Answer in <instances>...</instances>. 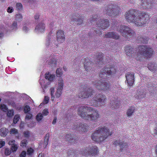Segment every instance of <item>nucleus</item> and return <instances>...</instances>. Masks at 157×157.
Returning a JSON list of instances; mask_svg holds the SVG:
<instances>
[{"label": "nucleus", "instance_id": "e433bc0d", "mask_svg": "<svg viewBox=\"0 0 157 157\" xmlns=\"http://www.w3.org/2000/svg\"><path fill=\"white\" fill-rule=\"evenodd\" d=\"M27 140L26 139H23L22 140L21 142L20 146L22 147H25L27 145Z\"/></svg>", "mask_w": 157, "mask_h": 157}, {"label": "nucleus", "instance_id": "13d9d810", "mask_svg": "<svg viewBox=\"0 0 157 157\" xmlns=\"http://www.w3.org/2000/svg\"><path fill=\"white\" fill-rule=\"evenodd\" d=\"M13 7H8L7 10V12L9 13H11L13 12Z\"/></svg>", "mask_w": 157, "mask_h": 157}, {"label": "nucleus", "instance_id": "4be33fe9", "mask_svg": "<svg viewBox=\"0 0 157 157\" xmlns=\"http://www.w3.org/2000/svg\"><path fill=\"white\" fill-rule=\"evenodd\" d=\"M113 144L114 145H119L120 147H121V151H123L124 148H127L128 147V144L126 143H124V142H120L119 140H115L113 142Z\"/></svg>", "mask_w": 157, "mask_h": 157}, {"label": "nucleus", "instance_id": "69168bd1", "mask_svg": "<svg viewBox=\"0 0 157 157\" xmlns=\"http://www.w3.org/2000/svg\"><path fill=\"white\" fill-rule=\"evenodd\" d=\"M23 31H27L28 29L26 26H25L23 27Z\"/></svg>", "mask_w": 157, "mask_h": 157}, {"label": "nucleus", "instance_id": "dca6fc26", "mask_svg": "<svg viewBox=\"0 0 157 157\" xmlns=\"http://www.w3.org/2000/svg\"><path fill=\"white\" fill-rule=\"evenodd\" d=\"M153 2L152 0H141L140 5L145 9H149L153 7Z\"/></svg>", "mask_w": 157, "mask_h": 157}, {"label": "nucleus", "instance_id": "7ed1b4c3", "mask_svg": "<svg viewBox=\"0 0 157 157\" xmlns=\"http://www.w3.org/2000/svg\"><path fill=\"white\" fill-rule=\"evenodd\" d=\"M112 134V132H109V129L105 126L99 127L96 131L92 135V139L97 142H101Z\"/></svg>", "mask_w": 157, "mask_h": 157}, {"label": "nucleus", "instance_id": "0eeeda50", "mask_svg": "<svg viewBox=\"0 0 157 157\" xmlns=\"http://www.w3.org/2000/svg\"><path fill=\"white\" fill-rule=\"evenodd\" d=\"M92 24H95L98 27L104 29L109 26V21L108 19L103 20L100 18V15H95L92 16L90 20Z\"/></svg>", "mask_w": 157, "mask_h": 157}, {"label": "nucleus", "instance_id": "c756f323", "mask_svg": "<svg viewBox=\"0 0 157 157\" xmlns=\"http://www.w3.org/2000/svg\"><path fill=\"white\" fill-rule=\"evenodd\" d=\"M147 67L150 71H152L155 72L157 70L156 66H155V64L152 63H150L148 64Z\"/></svg>", "mask_w": 157, "mask_h": 157}, {"label": "nucleus", "instance_id": "3c124183", "mask_svg": "<svg viewBox=\"0 0 157 157\" xmlns=\"http://www.w3.org/2000/svg\"><path fill=\"white\" fill-rule=\"evenodd\" d=\"M30 134L29 132L28 131H24L23 132V134L24 137L27 138H28L29 137Z\"/></svg>", "mask_w": 157, "mask_h": 157}, {"label": "nucleus", "instance_id": "bb28decb", "mask_svg": "<svg viewBox=\"0 0 157 157\" xmlns=\"http://www.w3.org/2000/svg\"><path fill=\"white\" fill-rule=\"evenodd\" d=\"M45 28L44 24L42 23H40L36 26L35 30H38L40 32L42 33L44 32Z\"/></svg>", "mask_w": 157, "mask_h": 157}, {"label": "nucleus", "instance_id": "5701e85b", "mask_svg": "<svg viewBox=\"0 0 157 157\" xmlns=\"http://www.w3.org/2000/svg\"><path fill=\"white\" fill-rule=\"evenodd\" d=\"M134 49L132 46L129 45H127L125 47L124 50L126 52V55L129 56H135L134 54Z\"/></svg>", "mask_w": 157, "mask_h": 157}, {"label": "nucleus", "instance_id": "e2e57ef3", "mask_svg": "<svg viewBox=\"0 0 157 157\" xmlns=\"http://www.w3.org/2000/svg\"><path fill=\"white\" fill-rule=\"evenodd\" d=\"M56 120H57V118L56 117H55L54 118V119L53 120V121H52V123L53 124H55L56 123Z\"/></svg>", "mask_w": 157, "mask_h": 157}, {"label": "nucleus", "instance_id": "20e7f679", "mask_svg": "<svg viewBox=\"0 0 157 157\" xmlns=\"http://www.w3.org/2000/svg\"><path fill=\"white\" fill-rule=\"evenodd\" d=\"M99 153L98 148L96 146H91L82 149L81 151H79L78 150H74L71 149L68 151V155H73L74 156L78 153L80 155L87 156L89 155L92 156H96L98 155Z\"/></svg>", "mask_w": 157, "mask_h": 157}, {"label": "nucleus", "instance_id": "9d476101", "mask_svg": "<svg viewBox=\"0 0 157 157\" xmlns=\"http://www.w3.org/2000/svg\"><path fill=\"white\" fill-rule=\"evenodd\" d=\"M117 30L127 39L133 36L135 33L134 31L128 26L124 25H120Z\"/></svg>", "mask_w": 157, "mask_h": 157}, {"label": "nucleus", "instance_id": "c85d7f7f", "mask_svg": "<svg viewBox=\"0 0 157 157\" xmlns=\"http://www.w3.org/2000/svg\"><path fill=\"white\" fill-rule=\"evenodd\" d=\"M8 132V129L5 128H2L0 129V135L5 137L6 136Z\"/></svg>", "mask_w": 157, "mask_h": 157}, {"label": "nucleus", "instance_id": "b1692460", "mask_svg": "<svg viewBox=\"0 0 157 157\" xmlns=\"http://www.w3.org/2000/svg\"><path fill=\"white\" fill-rule=\"evenodd\" d=\"M110 108L113 109H117L118 108L120 105V102L117 101V99L112 100L110 101Z\"/></svg>", "mask_w": 157, "mask_h": 157}, {"label": "nucleus", "instance_id": "7c9ffc66", "mask_svg": "<svg viewBox=\"0 0 157 157\" xmlns=\"http://www.w3.org/2000/svg\"><path fill=\"white\" fill-rule=\"evenodd\" d=\"M49 134L47 133L45 135V136L44 137V148L47 147V146L48 144V142L49 140Z\"/></svg>", "mask_w": 157, "mask_h": 157}, {"label": "nucleus", "instance_id": "f8f14e48", "mask_svg": "<svg viewBox=\"0 0 157 157\" xmlns=\"http://www.w3.org/2000/svg\"><path fill=\"white\" fill-rule=\"evenodd\" d=\"M95 98L96 100L90 101V104L91 106L97 107L100 105V103L103 105L105 104L106 97L103 94H99L97 95Z\"/></svg>", "mask_w": 157, "mask_h": 157}, {"label": "nucleus", "instance_id": "423d86ee", "mask_svg": "<svg viewBox=\"0 0 157 157\" xmlns=\"http://www.w3.org/2000/svg\"><path fill=\"white\" fill-rule=\"evenodd\" d=\"M120 8L117 3H110L105 7L104 14L109 16H118L119 15Z\"/></svg>", "mask_w": 157, "mask_h": 157}, {"label": "nucleus", "instance_id": "473e14b6", "mask_svg": "<svg viewBox=\"0 0 157 157\" xmlns=\"http://www.w3.org/2000/svg\"><path fill=\"white\" fill-rule=\"evenodd\" d=\"M57 62L56 59L53 58L50 60L48 63L49 65H52L53 67H55L57 65Z\"/></svg>", "mask_w": 157, "mask_h": 157}, {"label": "nucleus", "instance_id": "4d7b16f0", "mask_svg": "<svg viewBox=\"0 0 157 157\" xmlns=\"http://www.w3.org/2000/svg\"><path fill=\"white\" fill-rule=\"evenodd\" d=\"M48 110L47 109H45L43 110L42 112V113L44 116H47V115L48 114Z\"/></svg>", "mask_w": 157, "mask_h": 157}, {"label": "nucleus", "instance_id": "2f4dec72", "mask_svg": "<svg viewBox=\"0 0 157 157\" xmlns=\"http://www.w3.org/2000/svg\"><path fill=\"white\" fill-rule=\"evenodd\" d=\"M135 110V107L134 106H131L128 110L127 112V115L128 117H129L132 115L134 113Z\"/></svg>", "mask_w": 157, "mask_h": 157}, {"label": "nucleus", "instance_id": "4468645a", "mask_svg": "<svg viewBox=\"0 0 157 157\" xmlns=\"http://www.w3.org/2000/svg\"><path fill=\"white\" fill-rule=\"evenodd\" d=\"M74 127L73 128V129L74 130H77L79 131L82 132H86L88 129V126H86L84 124H82L79 122H77V125H74Z\"/></svg>", "mask_w": 157, "mask_h": 157}, {"label": "nucleus", "instance_id": "8fccbe9b", "mask_svg": "<svg viewBox=\"0 0 157 157\" xmlns=\"http://www.w3.org/2000/svg\"><path fill=\"white\" fill-rule=\"evenodd\" d=\"M7 116L9 117H11L13 115V110H9L7 114Z\"/></svg>", "mask_w": 157, "mask_h": 157}, {"label": "nucleus", "instance_id": "a19ab883", "mask_svg": "<svg viewBox=\"0 0 157 157\" xmlns=\"http://www.w3.org/2000/svg\"><path fill=\"white\" fill-rule=\"evenodd\" d=\"M23 17L21 14H18L16 15V18L15 19L17 21H22Z\"/></svg>", "mask_w": 157, "mask_h": 157}, {"label": "nucleus", "instance_id": "680f3d73", "mask_svg": "<svg viewBox=\"0 0 157 157\" xmlns=\"http://www.w3.org/2000/svg\"><path fill=\"white\" fill-rule=\"evenodd\" d=\"M154 134L157 135V124H156L154 131Z\"/></svg>", "mask_w": 157, "mask_h": 157}, {"label": "nucleus", "instance_id": "37998d69", "mask_svg": "<svg viewBox=\"0 0 157 157\" xmlns=\"http://www.w3.org/2000/svg\"><path fill=\"white\" fill-rule=\"evenodd\" d=\"M16 6L17 10H21L22 9L23 6L21 3H17L16 4Z\"/></svg>", "mask_w": 157, "mask_h": 157}, {"label": "nucleus", "instance_id": "1a4fd4ad", "mask_svg": "<svg viewBox=\"0 0 157 157\" xmlns=\"http://www.w3.org/2000/svg\"><path fill=\"white\" fill-rule=\"evenodd\" d=\"M88 85L87 84H85L84 86L82 85L79 88L80 93L78 94V97L82 98H88L89 97H91L94 93V91L91 87L87 88Z\"/></svg>", "mask_w": 157, "mask_h": 157}, {"label": "nucleus", "instance_id": "6e6552de", "mask_svg": "<svg viewBox=\"0 0 157 157\" xmlns=\"http://www.w3.org/2000/svg\"><path fill=\"white\" fill-rule=\"evenodd\" d=\"M117 70L114 66L113 65H108L105 66L102 69L99 74V77L101 78L105 79L107 75L112 76L116 72Z\"/></svg>", "mask_w": 157, "mask_h": 157}, {"label": "nucleus", "instance_id": "c9c22d12", "mask_svg": "<svg viewBox=\"0 0 157 157\" xmlns=\"http://www.w3.org/2000/svg\"><path fill=\"white\" fill-rule=\"evenodd\" d=\"M0 108L4 112L8 111V108L6 105L4 104H2L0 106Z\"/></svg>", "mask_w": 157, "mask_h": 157}, {"label": "nucleus", "instance_id": "de8ad7c7", "mask_svg": "<svg viewBox=\"0 0 157 157\" xmlns=\"http://www.w3.org/2000/svg\"><path fill=\"white\" fill-rule=\"evenodd\" d=\"M49 98L47 96H44V99L43 101V103L44 104H46L48 103Z\"/></svg>", "mask_w": 157, "mask_h": 157}, {"label": "nucleus", "instance_id": "338daca9", "mask_svg": "<svg viewBox=\"0 0 157 157\" xmlns=\"http://www.w3.org/2000/svg\"><path fill=\"white\" fill-rule=\"evenodd\" d=\"M24 2L25 3L26 2H33L34 0H23Z\"/></svg>", "mask_w": 157, "mask_h": 157}, {"label": "nucleus", "instance_id": "39448f33", "mask_svg": "<svg viewBox=\"0 0 157 157\" xmlns=\"http://www.w3.org/2000/svg\"><path fill=\"white\" fill-rule=\"evenodd\" d=\"M138 51L136 57L138 60H142L144 58L148 59L151 58L154 53L153 49L149 46H139L138 47Z\"/></svg>", "mask_w": 157, "mask_h": 157}, {"label": "nucleus", "instance_id": "aec40b11", "mask_svg": "<svg viewBox=\"0 0 157 157\" xmlns=\"http://www.w3.org/2000/svg\"><path fill=\"white\" fill-rule=\"evenodd\" d=\"M104 37L107 38H112L117 40L120 39V36L116 32L111 31L107 32L104 35Z\"/></svg>", "mask_w": 157, "mask_h": 157}, {"label": "nucleus", "instance_id": "6ab92c4d", "mask_svg": "<svg viewBox=\"0 0 157 157\" xmlns=\"http://www.w3.org/2000/svg\"><path fill=\"white\" fill-rule=\"evenodd\" d=\"M82 62H83L84 68L86 71L88 72L91 70L92 67L93 66V63L88 58H85V59L83 60Z\"/></svg>", "mask_w": 157, "mask_h": 157}, {"label": "nucleus", "instance_id": "ddd939ff", "mask_svg": "<svg viewBox=\"0 0 157 157\" xmlns=\"http://www.w3.org/2000/svg\"><path fill=\"white\" fill-rule=\"evenodd\" d=\"M80 15L78 13H75L72 16L71 19L72 24L74 25H81L83 22V18H80Z\"/></svg>", "mask_w": 157, "mask_h": 157}, {"label": "nucleus", "instance_id": "bf43d9fd", "mask_svg": "<svg viewBox=\"0 0 157 157\" xmlns=\"http://www.w3.org/2000/svg\"><path fill=\"white\" fill-rule=\"evenodd\" d=\"M15 141L14 140H12L9 142L8 144L9 145H13V144H15Z\"/></svg>", "mask_w": 157, "mask_h": 157}, {"label": "nucleus", "instance_id": "79ce46f5", "mask_svg": "<svg viewBox=\"0 0 157 157\" xmlns=\"http://www.w3.org/2000/svg\"><path fill=\"white\" fill-rule=\"evenodd\" d=\"M30 110V109L29 105H26L24 107L23 111L25 113H27Z\"/></svg>", "mask_w": 157, "mask_h": 157}, {"label": "nucleus", "instance_id": "f257e3e1", "mask_svg": "<svg viewBox=\"0 0 157 157\" xmlns=\"http://www.w3.org/2000/svg\"><path fill=\"white\" fill-rule=\"evenodd\" d=\"M124 17L127 21L133 23L136 26H142L149 20L150 17L146 12H140L138 10L130 9L124 14Z\"/></svg>", "mask_w": 157, "mask_h": 157}, {"label": "nucleus", "instance_id": "c03bdc74", "mask_svg": "<svg viewBox=\"0 0 157 157\" xmlns=\"http://www.w3.org/2000/svg\"><path fill=\"white\" fill-rule=\"evenodd\" d=\"M34 152V150L32 148L28 149L27 150V154L28 155H31Z\"/></svg>", "mask_w": 157, "mask_h": 157}, {"label": "nucleus", "instance_id": "603ef678", "mask_svg": "<svg viewBox=\"0 0 157 157\" xmlns=\"http://www.w3.org/2000/svg\"><path fill=\"white\" fill-rule=\"evenodd\" d=\"M4 153L5 155H10L11 153V151L9 148H6L5 149Z\"/></svg>", "mask_w": 157, "mask_h": 157}, {"label": "nucleus", "instance_id": "6e6d98bb", "mask_svg": "<svg viewBox=\"0 0 157 157\" xmlns=\"http://www.w3.org/2000/svg\"><path fill=\"white\" fill-rule=\"evenodd\" d=\"M26 152L25 151H22L19 155V157H25L26 156Z\"/></svg>", "mask_w": 157, "mask_h": 157}, {"label": "nucleus", "instance_id": "2eb2a0df", "mask_svg": "<svg viewBox=\"0 0 157 157\" xmlns=\"http://www.w3.org/2000/svg\"><path fill=\"white\" fill-rule=\"evenodd\" d=\"M65 139L68 142L71 143V144H74L78 142V139L77 136H75L74 134H67Z\"/></svg>", "mask_w": 157, "mask_h": 157}, {"label": "nucleus", "instance_id": "4c0bfd02", "mask_svg": "<svg viewBox=\"0 0 157 157\" xmlns=\"http://www.w3.org/2000/svg\"><path fill=\"white\" fill-rule=\"evenodd\" d=\"M20 119V116L19 115H15L13 119V122L16 124L17 123Z\"/></svg>", "mask_w": 157, "mask_h": 157}, {"label": "nucleus", "instance_id": "09e8293b", "mask_svg": "<svg viewBox=\"0 0 157 157\" xmlns=\"http://www.w3.org/2000/svg\"><path fill=\"white\" fill-rule=\"evenodd\" d=\"M33 115L32 114L29 113H27L26 117H25V120H29L31 119Z\"/></svg>", "mask_w": 157, "mask_h": 157}, {"label": "nucleus", "instance_id": "412c9836", "mask_svg": "<svg viewBox=\"0 0 157 157\" xmlns=\"http://www.w3.org/2000/svg\"><path fill=\"white\" fill-rule=\"evenodd\" d=\"M56 34L57 40L59 44L63 43L65 40L63 31L62 30H58Z\"/></svg>", "mask_w": 157, "mask_h": 157}, {"label": "nucleus", "instance_id": "9b49d317", "mask_svg": "<svg viewBox=\"0 0 157 157\" xmlns=\"http://www.w3.org/2000/svg\"><path fill=\"white\" fill-rule=\"evenodd\" d=\"M93 83L94 85L98 90H102L104 92L110 90V85L108 82L103 81L102 79L98 81L95 80Z\"/></svg>", "mask_w": 157, "mask_h": 157}, {"label": "nucleus", "instance_id": "393cba45", "mask_svg": "<svg viewBox=\"0 0 157 157\" xmlns=\"http://www.w3.org/2000/svg\"><path fill=\"white\" fill-rule=\"evenodd\" d=\"M138 43L147 44L148 41V38L147 36L143 37L141 35H139L137 38Z\"/></svg>", "mask_w": 157, "mask_h": 157}, {"label": "nucleus", "instance_id": "a18cd8bd", "mask_svg": "<svg viewBox=\"0 0 157 157\" xmlns=\"http://www.w3.org/2000/svg\"><path fill=\"white\" fill-rule=\"evenodd\" d=\"M11 28L13 30H16L17 29V22L14 21L11 26Z\"/></svg>", "mask_w": 157, "mask_h": 157}, {"label": "nucleus", "instance_id": "58836bf2", "mask_svg": "<svg viewBox=\"0 0 157 157\" xmlns=\"http://www.w3.org/2000/svg\"><path fill=\"white\" fill-rule=\"evenodd\" d=\"M43 118V115L41 113H39L36 116V119L37 121H39Z\"/></svg>", "mask_w": 157, "mask_h": 157}, {"label": "nucleus", "instance_id": "0e129e2a", "mask_svg": "<svg viewBox=\"0 0 157 157\" xmlns=\"http://www.w3.org/2000/svg\"><path fill=\"white\" fill-rule=\"evenodd\" d=\"M39 15L38 14H37L34 16V18L35 19H38L39 18Z\"/></svg>", "mask_w": 157, "mask_h": 157}, {"label": "nucleus", "instance_id": "774afa93", "mask_svg": "<svg viewBox=\"0 0 157 157\" xmlns=\"http://www.w3.org/2000/svg\"><path fill=\"white\" fill-rule=\"evenodd\" d=\"M155 153H156L157 157V144L156 145V147H155Z\"/></svg>", "mask_w": 157, "mask_h": 157}, {"label": "nucleus", "instance_id": "ea45409f", "mask_svg": "<svg viewBox=\"0 0 157 157\" xmlns=\"http://www.w3.org/2000/svg\"><path fill=\"white\" fill-rule=\"evenodd\" d=\"M17 145L16 144L12 145L11 147V148H10V149H11L12 151L13 152L16 151L17 150Z\"/></svg>", "mask_w": 157, "mask_h": 157}, {"label": "nucleus", "instance_id": "a878e982", "mask_svg": "<svg viewBox=\"0 0 157 157\" xmlns=\"http://www.w3.org/2000/svg\"><path fill=\"white\" fill-rule=\"evenodd\" d=\"M97 58L95 60V62H96V63L102 65L103 64V54L102 53H99L97 55Z\"/></svg>", "mask_w": 157, "mask_h": 157}, {"label": "nucleus", "instance_id": "052dcab7", "mask_svg": "<svg viewBox=\"0 0 157 157\" xmlns=\"http://www.w3.org/2000/svg\"><path fill=\"white\" fill-rule=\"evenodd\" d=\"M5 144V142L3 141H0V148L2 147Z\"/></svg>", "mask_w": 157, "mask_h": 157}, {"label": "nucleus", "instance_id": "5fc2aeb1", "mask_svg": "<svg viewBox=\"0 0 157 157\" xmlns=\"http://www.w3.org/2000/svg\"><path fill=\"white\" fill-rule=\"evenodd\" d=\"M18 133V131L16 129L13 128L10 129V134H16Z\"/></svg>", "mask_w": 157, "mask_h": 157}, {"label": "nucleus", "instance_id": "f03ea898", "mask_svg": "<svg viewBox=\"0 0 157 157\" xmlns=\"http://www.w3.org/2000/svg\"><path fill=\"white\" fill-rule=\"evenodd\" d=\"M78 115L84 120L96 121L99 117V114L97 110L93 107L82 106L78 110Z\"/></svg>", "mask_w": 157, "mask_h": 157}, {"label": "nucleus", "instance_id": "864d4df0", "mask_svg": "<svg viewBox=\"0 0 157 157\" xmlns=\"http://www.w3.org/2000/svg\"><path fill=\"white\" fill-rule=\"evenodd\" d=\"M140 93L139 94V95H138V98H141L144 97L145 95L143 91L139 92Z\"/></svg>", "mask_w": 157, "mask_h": 157}, {"label": "nucleus", "instance_id": "a211bd4d", "mask_svg": "<svg viewBox=\"0 0 157 157\" xmlns=\"http://www.w3.org/2000/svg\"><path fill=\"white\" fill-rule=\"evenodd\" d=\"M63 80L62 79L59 80L58 83L57 91L55 94V96L57 98H59L61 95L62 90L63 88Z\"/></svg>", "mask_w": 157, "mask_h": 157}, {"label": "nucleus", "instance_id": "cd10ccee", "mask_svg": "<svg viewBox=\"0 0 157 157\" xmlns=\"http://www.w3.org/2000/svg\"><path fill=\"white\" fill-rule=\"evenodd\" d=\"M45 78L50 81H52L55 78V75L50 74L49 72L45 73Z\"/></svg>", "mask_w": 157, "mask_h": 157}, {"label": "nucleus", "instance_id": "f704fd0d", "mask_svg": "<svg viewBox=\"0 0 157 157\" xmlns=\"http://www.w3.org/2000/svg\"><path fill=\"white\" fill-rule=\"evenodd\" d=\"M50 92H51L50 94H51V100L52 101H54V94L55 92V89L53 87H51L50 88Z\"/></svg>", "mask_w": 157, "mask_h": 157}, {"label": "nucleus", "instance_id": "49530a36", "mask_svg": "<svg viewBox=\"0 0 157 157\" xmlns=\"http://www.w3.org/2000/svg\"><path fill=\"white\" fill-rule=\"evenodd\" d=\"M94 29H92V30H94V32H93V33L94 34L96 33L98 34L99 35H100L102 34V31H100V30H96V29L95 28H94Z\"/></svg>", "mask_w": 157, "mask_h": 157}, {"label": "nucleus", "instance_id": "72a5a7b5", "mask_svg": "<svg viewBox=\"0 0 157 157\" xmlns=\"http://www.w3.org/2000/svg\"><path fill=\"white\" fill-rule=\"evenodd\" d=\"M56 76L58 77H60L63 75L62 69L61 68H58L56 70Z\"/></svg>", "mask_w": 157, "mask_h": 157}, {"label": "nucleus", "instance_id": "f3484780", "mask_svg": "<svg viewBox=\"0 0 157 157\" xmlns=\"http://www.w3.org/2000/svg\"><path fill=\"white\" fill-rule=\"evenodd\" d=\"M125 76L126 78V82H127L128 85L130 86H132L134 82V73L128 72Z\"/></svg>", "mask_w": 157, "mask_h": 157}]
</instances>
